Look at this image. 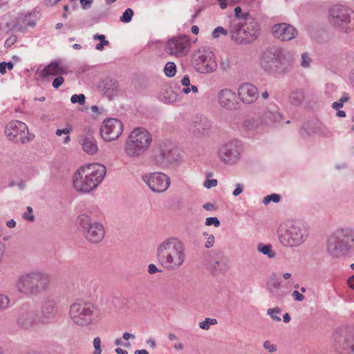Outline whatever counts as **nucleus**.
<instances>
[{"label": "nucleus", "mask_w": 354, "mask_h": 354, "mask_svg": "<svg viewBox=\"0 0 354 354\" xmlns=\"http://www.w3.org/2000/svg\"><path fill=\"white\" fill-rule=\"evenodd\" d=\"M293 63L292 54L281 48H270L263 52L260 57L261 68L271 75H284L290 71Z\"/></svg>", "instance_id": "f257e3e1"}, {"label": "nucleus", "mask_w": 354, "mask_h": 354, "mask_svg": "<svg viewBox=\"0 0 354 354\" xmlns=\"http://www.w3.org/2000/svg\"><path fill=\"white\" fill-rule=\"evenodd\" d=\"M106 173V167L100 163L82 166L74 174L73 186L78 192L88 193L98 186Z\"/></svg>", "instance_id": "f03ea898"}, {"label": "nucleus", "mask_w": 354, "mask_h": 354, "mask_svg": "<svg viewBox=\"0 0 354 354\" xmlns=\"http://www.w3.org/2000/svg\"><path fill=\"white\" fill-rule=\"evenodd\" d=\"M49 285V276L41 272L23 273L16 281L17 290L26 297L38 296L46 291Z\"/></svg>", "instance_id": "7ed1b4c3"}, {"label": "nucleus", "mask_w": 354, "mask_h": 354, "mask_svg": "<svg viewBox=\"0 0 354 354\" xmlns=\"http://www.w3.org/2000/svg\"><path fill=\"white\" fill-rule=\"evenodd\" d=\"M151 142V133L144 128L138 127L130 133L124 150L129 157L138 158L149 149Z\"/></svg>", "instance_id": "20e7f679"}, {"label": "nucleus", "mask_w": 354, "mask_h": 354, "mask_svg": "<svg viewBox=\"0 0 354 354\" xmlns=\"http://www.w3.org/2000/svg\"><path fill=\"white\" fill-rule=\"evenodd\" d=\"M328 21L337 30L351 32L354 30V10L347 6L334 5L329 10Z\"/></svg>", "instance_id": "39448f33"}, {"label": "nucleus", "mask_w": 354, "mask_h": 354, "mask_svg": "<svg viewBox=\"0 0 354 354\" xmlns=\"http://www.w3.org/2000/svg\"><path fill=\"white\" fill-rule=\"evenodd\" d=\"M157 256L161 264L167 270L178 269L185 261L183 245H160Z\"/></svg>", "instance_id": "423d86ee"}, {"label": "nucleus", "mask_w": 354, "mask_h": 354, "mask_svg": "<svg viewBox=\"0 0 354 354\" xmlns=\"http://www.w3.org/2000/svg\"><path fill=\"white\" fill-rule=\"evenodd\" d=\"M70 317L79 326H85L92 324L97 317L95 306L88 302H75L70 306Z\"/></svg>", "instance_id": "0eeeda50"}, {"label": "nucleus", "mask_w": 354, "mask_h": 354, "mask_svg": "<svg viewBox=\"0 0 354 354\" xmlns=\"http://www.w3.org/2000/svg\"><path fill=\"white\" fill-rule=\"evenodd\" d=\"M192 66L196 72L201 74L211 73L218 66L214 53L205 47L198 49L194 53Z\"/></svg>", "instance_id": "6e6552de"}, {"label": "nucleus", "mask_w": 354, "mask_h": 354, "mask_svg": "<svg viewBox=\"0 0 354 354\" xmlns=\"http://www.w3.org/2000/svg\"><path fill=\"white\" fill-rule=\"evenodd\" d=\"M243 151L242 142L238 139H233L219 147L218 157L225 165H235L241 160Z\"/></svg>", "instance_id": "1a4fd4ad"}, {"label": "nucleus", "mask_w": 354, "mask_h": 354, "mask_svg": "<svg viewBox=\"0 0 354 354\" xmlns=\"http://www.w3.org/2000/svg\"><path fill=\"white\" fill-rule=\"evenodd\" d=\"M5 134L9 140L16 143L26 144L34 138V135L29 133L27 125L19 120L10 122L5 129Z\"/></svg>", "instance_id": "9d476101"}, {"label": "nucleus", "mask_w": 354, "mask_h": 354, "mask_svg": "<svg viewBox=\"0 0 354 354\" xmlns=\"http://www.w3.org/2000/svg\"><path fill=\"white\" fill-rule=\"evenodd\" d=\"M204 261L214 274L224 273L229 269V259L222 252L212 250L205 254Z\"/></svg>", "instance_id": "9b49d317"}, {"label": "nucleus", "mask_w": 354, "mask_h": 354, "mask_svg": "<svg viewBox=\"0 0 354 354\" xmlns=\"http://www.w3.org/2000/svg\"><path fill=\"white\" fill-rule=\"evenodd\" d=\"M59 311L58 301L55 297L48 295L41 302L39 322L41 324H50L56 317Z\"/></svg>", "instance_id": "f8f14e48"}, {"label": "nucleus", "mask_w": 354, "mask_h": 354, "mask_svg": "<svg viewBox=\"0 0 354 354\" xmlns=\"http://www.w3.org/2000/svg\"><path fill=\"white\" fill-rule=\"evenodd\" d=\"M142 180L153 192L163 193L170 186L169 177L161 172L146 174L142 176Z\"/></svg>", "instance_id": "ddd939ff"}, {"label": "nucleus", "mask_w": 354, "mask_h": 354, "mask_svg": "<svg viewBox=\"0 0 354 354\" xmlns=\"http://www.w3.org/2000/svg\"><path fill=\"white\" fill-rule=\"evenodd\" d=\"M123 124L116 118H106L101 124L100 135L107 142L117 140L122 133Z\"/></svg>", "instance_id": "4468645a"}, {"label": "nucleus", "mask_w": 354, "mask_h": 354, "mask_svg": "<svg viewBox=\"0 0 354 354\" xmlns=\"http://www.w3.org/2000/svg\"><path fill=\"white\" fill-rule=\"evenodd\" d=\"M303 236L300 227L292 223L281 225L278 230L280 243H301Z\"/></svg>", "instance_id": "2eb2a0df"}, {"label": "nucleus", "mask_w": 354, "mask_h": 354, "mask_svg": "<svg viewBox=\"0 0 354 354\" xmlns=\"http://www.w3.org/2000/svg\"><path fill=\"white\" fill-rule=\"evenodd\" d=\"M151 160L159 167H165L173 162L174 158L169 145L163 141L157 142L152 149Z\"/></svg>", "instance_id": "dca6fc26"}, {"label": "nucleus", "mask_w": 354, "mask_h": 354, "mask_svg": "<svg viewBox=\"0 0 354 354\" xmlns=\"http://www.w3.org/2000/svg\"><path fill=\"white\" fill-rule=\"evenodd\" d=\"M239 20L237 34L241 37V40L245 39L250 41V39L256 38L259 30L258 23L249 15Z\"/></svg>", "instance_id": "f3484780"}, {"label": "nucleus", "mask_w": 354, "mask_h": 354, "mask_svg": "<svg viewBox=\"0 0 354 354\" xmlns=\"http://www.w3.org/2000/svg\"><path fill=\"white\" fill-rule=\"evenodd\" d=\"M271 30L273 37L281 41H289L298 35L297 30L292 25L287 23L274 24Z\"/></svg>", "instance_id": "a211bd4d"}, {"label": "nucleus", "mask_w": 354, "mask_h": 354, "mask_svg": "<svg viewBox=\"0 0 354 354\" xmlns=\"http://www.w3.org/2000/svg\"><path fill=\"white\" fill-rule=\"evenodd\" d=\"M299 133L304 138L313 134H316L319 137L325 138H330L333 136L332 131L319 121L305 124L300 130Z\"/></svg>", "instance_id": "6ab92c4d"}, {"label": "nucleus", "mask_w": 354, "mask_h": 354, "mask_svg": "<svg viewBox=\"0 0 354 354\" xmlns=\"http://www.w3.org/2000/svg\"><path fill=\"white\" fill-rule=\"evenodd\" d=\"M189 39L186 36L173 37L166 44L167 51L175 56L181 57L188 52Z\"/></svg>", "instance_id": "aec40b11"}, {"label": "nucleus", "mask_w": 354, "mask_h": 354, "mask_svg": "<svg viewBox=\"0 0 354 354\" xmlns=\"http://www.w3.org/2000/svg\"><path fill=\"white\" fill-rule=\"evenodd\" d=\"M260 118L265 131H267L270 128L275 127L280 122L281 115L275 104H270L263 111Z\"/></svg>", "instance_id": "412c9836"}, {"label": "nucleus", "mask_w": 354, "mask_h": 354, "mask_svg": "<svg viewBox=\"0 0 354 354\" xmlns=\"http://www.w3.org/2000/svg\"><path fill=\"white\" fill-rule=\"evenodd\" d=\"M354 242V229L338 228L328 236V243H349Z\"/></svg>", "instance_id": "4be33fe9"}, {"label": "nucleus", "mask_w": 354, "mask_h": 354, "mask_svg": "<svg viewBox=\"0 0 354 354\" xmlns=\"http://www.w3.org/2000/svg\"><path fill=\"white\" fill-rule=\"evenodd\" d=\"M218 104L227 110H234L238 105L236 93L230 88L221 89L217 95Z\"/></svg>", "instance_id": "5701e85b"}, {"label": "nucleus", "mask_w": 354, "mask_h": 354, "mask_svg": "<svg viewBox=\"0 0 354 354\" xmlns=\"http://www.w3.org/2000/svg\"><path fill=\"white\" fill-rule=\"evenodd\" d=\"M335 341L339 345V352L348 354L354 352V344L351 342V337L348 336V330L339 328L335 333Z\"/></svg>", "instance_id": "b1692460"}, {"label": "nucleus", "mask_w": 354, "mask_h": 354, "mask_svg": "<svg viewBox=\"0 0 354 354\" xmlns=\"http://www.w3.org/2000/svg\"><path fill=\"white\" fill-rule=\"evenodd\" d=\"M238 95L243 103L252 104L257 100L259 90L254 85L245 83L239 87Z\"/></svg>", "instance_id": "393cba45"}, {"label": "nucleus", "mask_w": 354, "mask_h": 354, "mask_svg": "<svg viewBox=\"0 0 354 354\" xmlns=\"http://www.w3.org/2000/svg\"><path fill=\"white\" fill-rule=\"evenodd\" d=\"M104 229L102 223L94 222L84 231L85 236L91 243H99L104 236Z\"/></svg>", "instance_id": "a878e982"}, {"label": "nucleus", "mask_w": 354, "mask_h": 354, "mask_svg": "<svg viewBox=\"0 0 354 354\" xmlns=\"http://www.w3.org/2000/svg\"><path fill=\"white\" fill-rule=\"evenodd\" d=\"M212 122L205 116L196 117L193 122V131L198 136H205L210 133Z\"/></svg>", "instance_id": "bb28decb"}, {"label": "nucleus", "mask_w": 354, "mask_h": 354, "mask_svg": "<svg viewBox=\"0 0 354 354\" xmlns=\"http://www.w3.org/2000/svg\"><path fill=\"white\" fill-rule=\"evenodd\" d=\"M68 73V67L65 65L61 64V62L57 60L52 62L50 64L43 68L41 71V76L42 77H47L48 76L64 75Z\"/></svg>", "instance_id": "cd10ccee"}, {"label": "nucleus", "mask_w": 354, "mask_h": 354, "mask_svg": "<svg viewBox=\"0 0 354 354\" xmlns=\"http://www.w3.org/2000/svg\"><path fill=\"white\" fill-rule=\"evenodd\" d=\"M240 128L245 131L266 132L260 117H247L240 122Z\"/></svg>", "instance_id": "c85d7f7f"}, {"label": "nucleus", "mask_w": 354, "mask_h": 354, "mask_svg": "<svg viewBox=\"0 0 354 354\" xmlns=\"http://www.w3.org/2000/svg\"><path fill=\"white\" fill-rule=\"evenodd\" d=\"M39 319V315L32 310H22L18 317L17 324L23 328H29L34 323L41 324L37 320Z\"/></svg>", "instance_id": "c756f323"}, {"label": "nucleus", "mask_w": 354, "mask_h": 354, "mask_svg": "<svg viewBox=\"0 0 354 354\" xmlns=\"http://www.w3.org/2000/svg\"><path fill=\"white\" fill-rule=\"evenodd\" d=\"M83 151L88 155L96 153L98 147L95 138L91 135L83 136L80 141Z\"/></svg>", "instance_id": "7c9ffc66"}, {"label": "nucleus", "mask_w": 354, "mask_h": 354, "mask_svg": "<svg viewBox=\"0 0 354 354\" xmlns=\"http://www.w3.org/2000/svg\"><path fill=\"white\" fill-rule=\"evenodd\" d=\"M305 99V90L301 88L292 89L288 95L290 103L295 106H301Z\"/></svg>", "instance_id": "2f4dec72"}, {"label": "nucleus", "mask_w": 354, "mask_h": 354, "mask_svg": "<svg viewBox=\"0 0 354 354\" xmlns=\"http://www.w3.org/2000/svg\"><path fill=\"white\" fill-rule=\"evenodd\" d=\"M351 249V245H328V253L335 257L346 255Z\"/></svg>", "instance_id": "473e14b6"}, {"label": "nucleus", "mask_w": 354, "mask_h": 354, "mask_svg": "<svg viewBox=\"0 0 354 354\" xmlns=\"http://www.w3.org/2000/svg\"><path fill=\"white\" fill-rule=\"evenodd\" d=\"M159 100L165 104H172L178 100V95L171 88H165L158 96Z\"/></svg>", "instance_id": "72a5a7b5"}, {"label": "nucleus", "mask_w": 354, "mask_h": 354, "mask_svg": "<svg viewBox=\"0 0 354 354\" xmlns=\"http://www.w3.org/2000/svg\"><path fill=\"white\" fill-rule=\"evenodd\" d=\"M76 224L86 231L93 224L91 217L86 214H82L77 217Z\"/></svg>", "instance_id": "f704fd0d"}, {"label": "nucleus", "mask_w": 354, "mask_h": 354, "mask_svg": "<svg viewBox=\"0 0 354 354\" xmlns=\"http://www.w3.org/2000/svg\"><path fill=\"white\" fill-rule=\"evenodd\" d=\"M257 250L270 259L274 258L276 255L275 252L272 250L271 245H257Z\"/></svg>", "instance_id": "c9c22d12"}, {"label": "nucleus", "mask_w": 354, "mask_h": 354, "mask_svg": "<svg viewBox=\"0 0 354 354\" xmlns=\"http://www.w3.org/2000/svg\"><path fill=\"white\" fill-rule=\"evenodd\" d=\"M164 73L168 77H173L176 73V66L174 62H167L164 68Z\"/></svg>", "instance_id": "e433bc0d"}, {"label": "nucleus", "mask_w": 354, "mask_h": 354, "mask_svg": "<svg viewBox=\"0 0 354 354\" xmlns=\"http://www.w3.org/2000/svg\"><path fill=\"white\" fill-rule=\"evenodd\" d=\"M281 283L280 281H275L268 285V290L274 296H276L277 297H283L284 294L281 293L279 291V289L281 287Z\"/></svg>", "instance_id": "4c0bfd02"}, {"label": "nucleus", "mask_w": 354, "mask_h": 354, "mask_svg": "<svg viewBox=\"0 0 354 354\" xmlns=\"http://www.w3.org/2000/svg\"><path fill=\"white\" fill-rule=\"evenodd\" d=\"M133 15V10L131 8H127L120 17V21L124 23H129L131 21Z\"/></svg>", "instance_id": "58836bf2"}, {"label": "nucleus", "mask_w": 354, "mask_h": 354, "mask_svg": "<svg viewBox=\"0 0 354 354\" xmlns=\"http://www.w3.org/2000/svg\"><path fill=\"white\" fill-rule=\"evenodd\" d=\"M220 8L222 10L227 8L228 6H233L237 4L240 0H216Z\"/></svg>", "instance_id": "ea45409f"}, {"label": "nucleus", "mask_w": 354, "mask_h": 354, "mask_svg": "<svg viewBox=\"0 0 354 354\" xmlns=\"http://www.w3.org/2000/svg\"><path fill=\"white\" fill-rule=\"evenodd\" d=\"M281 199V196L277 194H272L264 197L263 203L266 205H268L270 202L278 203Z\"/></svg>", "instance_id": "a19ab883"}, {"label": "nucleus", "mask_w": 354, "mask_h": 354, "mask_svg": "<svg viewBox=\"0 0 354 354\" xmlns=\"http://www.w3.org/2000/svg\"><path fill=\"white\" fill-rule=\"evenodd\" d=\"M36 16L34 14L28 13L24 15L23 18V23L30 26H34L35 25Z\"/></svg>", "instance_id": "79ce46f5"}, {"label": "nucleus", "mask_w": 354, "mask_h": 354, "mask_svg": "<svg viewBox=\"0 0 354 354\" xmlns=\"http://www.w3.org/2000/svg\"><path fill=\"white\" fill-rule=\"evenodd\" d=\"M217 324V320L216 319L211 318H205V319L199 323V326L201 328L204 330H208L210 325H214Z\"/></svg>", "instance_id": "37998d69"}, {"label": "nucleus", "mask_w": 354, "mask_h": 354, "mask_svg": "<svg viewBox=\"0 0 354 354\" xmlns=\"http://www.w3.org/2000/svg\"><path fill=\"white\" fill-rule=\"evenodd\" d=\"M281 312V310L279 308H269L267 311V314L269 315L272 319L280 322L281 318L277 315L280 314Z\"/></svg>", "instance_id": "c03bdc74"}, {"label": "nucleus", "mask_w": 354, "mask_h": 354, "mask_svg": "<svg viewBox=\"0 0 354 354\" xmlns=\"http://www.w3.org/2000/svg\"><path fill=\"white\" fill-rule=\"evenodd\" d=\"M85 95L84 94H75L73 95L71 97V101L72 103H79L80 104H84L85 102Z\"/></svg>", "instance_id": "a18cd8bd"}, {"label": "nucleus", "mask_w": 354, "mask_h": 354, "mask_svg": "<svg viewBox=\"0 0 354 354\" xmlns=\"http://www.w3.org/2000/svg\"><path fill=\"white\" fill-rule=\"evenodd\" d=\"M9 304V298L4 295H0V310L6 309L8 307Z\"/></svg>", "instance_id": "49530a36"}, {"label": "nucleus", "mask_w": 354, "mask_h": 354, "mask_svg": "<svg viewBox=\"0 0 354 354\" xmlns=\"http://www.w3.org/2000/svg\"><path fill=\"white\" fill-rule=\"evenodd\" d=\"M221 35H226L227 30L221 26L216 27L212 32L213 38H218Z\"/></svg>", "instance_id": "de8ad7c7"}, {"label": "nucleus", "mask_w": 354, "mask_h": 354, "mask_svg": "<svg viewBox=\"0 0 354 354\" xmlns=\"http://www.w3.org/2000/svg\"><path fill=\"white\" fill-rule=\"evenodd\" d=\"M311 63V59L308 53H305L301 55V66L304 68H308Z\"/></svg>", "instance_id": "09e8293b"}, {"label": "nucleus", "mask_w": 354, "mask_h": 354, "mask_svg": "<svg viewBox=\"0 0 354 354\" xmlns=\"http://www.w3.org/2000/svg\"><path fill=\"white\" fill-rule=\"evenodd\" d=\"M101 340L99 337H96L93 339V346L95 348V351L93 354H101L102 349L100 347Z\"/></svg>", "instance_id": "8fccbe9b"}, {"label": "nucleus", "mask_w": 354, "mask_h": 354, "mask_svg": "<svg viewBox=\"0 0 354 354\" xmlns=\"http://www.w3.org/2000/svg\"><path fill=\"white\" fill-rule=\"evenodd\" d=\"M220 221L216 217H208L206 218L205 221V225L210 226V225H214L215 227H219L220 226Z\"/></svg>", "instance_id": "3c124183"}, {"label": "nucleus", "mask_w": 354, "mask_h": 354, "mask_svg": "<svg viewBox=\"0 0 354 354\" xmlns=\"http://www.w3.org/2000/svg\"><path fill=\"white\" fill-rule=\"evenodd\" d=\"M263 346L270 353H273L277 351V346L274 344H271L270 341L264 342Z\"/></svg>", "instance_id": "603ef678"}, {"label": "nucleus", "mask_w": 354, "mask_h": 354, "mask_svg": "<svg viewBox=\"0 0 354 354\" xmlns=\"http://www.w3.org/2000/svg\"><path fill=\"white\" fill-rule=\"evenodd\" d=\"M24 218L26 220L33 221L35 219V216L33 215V211L32 207H27V212L24 214Z\"/></svg>", "instance_id": "864d4df0"}, {"label": "nucleus", "mask_w": 354, "mask_h": 354, "mask_svg": "<svg viewBox=\"0 0 354 354\" xmlns=\"http://www.w3.org/2000/svg\"><path fill=\"white\" fill-rule=\"evenodd\" d=\"M73 130V128L71 125H67V127L64 129H57L56 131H55V134L57 136H62V134H65V135H67L71 131H72Z\"/></svg>", "instance_id": "5fc2aeb1"}, {"label": "nucleus", "mask_w": 354, "mask_h": 354, "mask_svg": "<svg viewBox=\"0 0 354 354\" xmlns=\"http://www.w3.org/2000/svg\"><path fill=\"white\" fill-rule=\"evenodd\" d=\"M64 79L62 76H58L53 81L52 86L55 88H58L63 83Z\"/></svg>", "instance_id": "6e6d98bb"}, {"label": "nucleus", "mask_w": 354, "mask_h": 354, "mask_svg": "<svg viewBox=\"0 0 354 354\" xmlns=\"http://www.w3.org/2000/svg\"><path fill=\"white\" fill-rule=\"evenodd\" d=\"M217 180L216 179H207L204 182V187H205L207 189H210L212 187H214L217 185Z\"/></svg>", "instance_id": "4d7b16f0"}, {"label": "nucleus", "mask_w": 354, "mask_h": 354, "mask_svg": "<svg viewBox=\"0 0 354 354\" xmlns=\"http://www.w3.org/2000/svg\"><path fill=\"white\" fill-rule=\"evenodd\" d=\"M292 297L297 301H302L304 300V296L300 293L298 290H294L292 293Z\"/></svg>", "instance_id": "13d9d810"}, {"label": "nucleus", "mask_w": 354, "mask_h": 354, "mask_svg": "<svg viewBox=\"0 0 354 354\" xmlns=\"http://www.w3.org/2000/svg\"><path fill=\"white\" fill-rule=\"evenodd\" d=\"M243 191V185L242 184H240V183H236V188L233 191V196H239V194H241Z\"/></svg>", "instance_id": "bf43d9fd"}, {"label": "nucleus", "mask_w": 354, "mask_h": 354, "mask_svg": "<svg viewBox=\"0 0 354 354\" xmlns=\"http://www.w3.org/2000/svg\"><path fill=\"white\" fill-rule=\"evenodd\" d=\"M109 41H101L95 46V49L97 50L102 51V50H103L104 47L105 46H109Z\"/></svg>", "instance_id": "052dcab7"}, {"label": "nucleus", "mask_w": 354, "mask_h": 354, "mask_svg": "<svg viewBox=\"0 0 354 354\" xmlns=\"http://www.w3.org/2000/svg\"><path fill=\"white\" fill-rule=\"evenodd\" d=\"M203 208L207 211H214L216 209L215 205L211 203H205Z\"/></svg>", "instance_id": "680f3d73"}, {"label": "nucleus", "mask_w": 354, "mask_h": 354, "mask_svg": "<svg viewBox=\"0 0 354 354\" xmlns=\"http://www.w3.org/2000/svg\"><path fill=\"white\" fill-rule=\"evenodd\" d=\"M161 270H158L155 264H150L148 267V272L149 274H155Z\"/></svg>", "instance_id": "e2e57ef3"}, {"label": "nucleus", "mask_w": 354, "mask_h": 354, "mask_svg": "<svg viewBox=\"0 0 354 354\" xmlns=\"http://www.w3.org/2000/svg\"><path fill=\"white\" fill-rule=\"evenodd\" d=\"M93 0H80V3L84 9L88 8L91 6Z\"/></svg>", "instance_id": "0e129e2a"}, {"label": "nucleus", "mask_w": 354, "mask_h": 354, "mask_svg": "<svg viewBox=\"0 0 354 354\" xmlns=\"http://www.w3.org/2000/svg\"><path fill=\"white\" fill-rule=\"evenodd\" d=\"M180 82H181L182 85L184 86H189V84H190V80H189V76L187 75H185L182 78Z\"/></svg>", "instance_id": "69168bd1"}, {"label": "nucleus", "mask_w": 354, "mask_h": 354, "mask_svg": "<svg viewBox=\"0 0 354 354\" xmlns=\"http://www.w3.org/2000/svg\"><path fill=\"white\" fill-rule=\"evenodd\" d=\"M93 39L94 40H100L101 41H104L106 40L105 35H100V34H95L93 35Z\"/></svg>", "instance_id": "338daca9"}, {"label": "nucleus", "mask_w": 354, "mask_h": 354, "mask_svg": "<svg viewBox=\"0 0 354 354\" xmlns=\"http://www.w3.org/2000/svg\"><path fill=\"white\" fill-rule=\"evenodd\" d=\"M348 284L351 288L354 289V276H351L348 278Z\"/></svg>", "instance_id": "774afa93"}]
</instances>
